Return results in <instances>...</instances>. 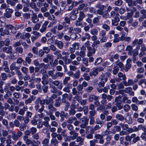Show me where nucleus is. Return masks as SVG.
Here are the masks:
<instances>
[{"instance_id": "1", "label": "nucleus", "mask_w": 146, "mask_h": 146, "mask_svg": "<svg viewBox=\"0 0 146 146\" xmlns=\"http://www.w3.org/2000/svg\"><path fill=\"white\" fill-rule=\"evenodd\" d=\"M11 133H12V139L15 141L17 140L19 138L21 137L23 135L22 132L20 131H18L16 133L15 131H12Z\"/></svg>"}, {"instance_id": "2", "label": "nucleus", "mask_w": 146, "mask_h": 146, "mask_svg": "<svg viewBox=\"0 0 146 146\" xmlns=\"http://www.w3.org/2000/svg\"><path fill=\"white\" fill-rule=\"evenodd\" d=\"M38 101V102H39L40 104L41 105V106L40 108L38 109V112L39 113H41L42 112L44 108V105L46 104L45 99L41 100L40 97H39L36 99Z\"/></svg>"}, {"instance_id": "3", "label": "nucleus", "mask_w": 146, "mask_h": 146, "mask_svg": "<svg viewBox=\"0 0 146 146\" xmlns=\"http://www.w3.org/2000/svg\"><path fill=\"white\" fill-rule=\"evenodd\" d=\"M138 81V80H137V79H135L133 80L132 79H129L127 82L126 81H123V83L124 86H132L134 84L137 83Z\"/></svg>"}, {"instance_id": "4", "label": "nucleus", "mask_w": 146, "mask_h": 146, "mask_svg": "<svg viewBox=\"0 0 146 146\" xmlns=\"http://www.w3.org/2000/svg\"><path fill=\"white\" fill-rule=\"evenodd\" d=\"M118 77L115 78L116 81L120 82L122 80L125 81L126 79L125 74L121 72H119L117 74Z\"/></svg>"}, {"instance_id": "5", "label": "nucleus", "mask_w": 146, "mask_h": 146, "mask_svg": "<svg viewBox=\"0 0 146 146\" xmlns=\"http://www.w3.org/2000/svg\"><path fill=\"white\" fill-rule=\"evenodd\" d=\"M78 13V9H74L68 15V16L71 20H74L77 17L76 14Z\"/></svg>"}, {"instance_id": "6", "label": "nucleus", "mask_w": 146, "mask_h": 146, "mask_svg": "<svg viewBox=\"0 0 146 146\" xmlns=\"http://www.w3.org/2000/svg\"><path fill=\"white\" fill-rule=\"evenodd\" d=\"M110 73L109 72L105 73L104 74L101 75L99 77V80L100 81H104L106 82L108 80V78L110 76Z\"/></svg>"}, {"instance_id": "7", "label": "nucleus", "mask_w": 146, "mask_h": 146, "mask_svg": "<svg viewBox=\"0 0 146 146\" xmlns=\"http://www.w3.org/2000/svg\"><path fill=\"white\" fill-rule=\"evenodd\" d=\"M69 32L70 33L77 34L81 32V29L80 28L70 27L68 28Z\"/></svg>"}, {"instance_id": "8", "label": "nucleus", "mask_w": 146, "mask_h": 146, "mask_svg": "<svg viewBox=\"0 0 146 146\" xmlns=\"http://www.w3.org/2000/svg\"><path fill=\"white\" fill-rule=\"evenodd\" d=\"M5 18V17H1L0 18V21L2 23V24L1 25V26L5 27L6 28V29L8 30V29L11 30L15 29L14 27L12 25H6L5 23L2 22L1 21V19H3Z\"/></svg>"}, {"instance_id": "9", "label": "nucleus", "mask_w": 146, "mask_h": 146, "mask_svg": "<svg viewBox=\"0 0 146 146\" xmlns=\"http://www.w3.org/2000/svg\"><path fill=\"white\" fill-rule=\"evenodd\" d=\"M102 68L99 67L93 69V70L90 73V76H95L98 74V72H100L102 70Z\"/></svg>"}, {"instance_id": "10", "label": "nucleus", "mask_w": 146, "mask_h": 146, "mask_svg": "<svg viewBox=\"0 0 146 146\" xmlns=\"http://www.w3.org/2000/svg\"><path fill=\"white\" fill-rule=\"evenodd\" d=\"M143 39L142 38H141L139 39H135L132 43V44L135 46L136 45H139L140 46L143 44Z\"/></svg>"}, {"instance_id": "11", "label": "nucleus", "mask_w": 146, "mask_h": 146, "mask_svg": "<svg viewBox=\"0 0 146 146\" xmlns=\"http://www.w3.org/2000/svg\"><path fill=\"white\" fill-rule=\"evenodd\" d=\"M119 58V55L117 54H114V52H111L110 55L109 59L112 62L114 61V59H117Z\"/></svg>"}, {"instance_id": "12", "label": "nucleus", "mask_w": 146, "mask_h": 146, "mask_svg": "<svg viewBox=\"0 0 146 146\" xmlns=\"http://www.w3.org/2000/svg\"><path fill=\"white\" fill-rule=\"evenodd\" d=\"M48 75L47 74L42 76L41 83L43 85H47L48 84Z\"/></svg>"}, {"instance_id": "13", "label": "nucleus", "mask_w": 146, "mask_h": 146, "mask_svg": "<svg viewBox=\"0 0 146 146\" xmlns=\"http://www.w3.org/2000/svg\"><path fill=\"white\" fill-rule=\"evenodd\" d=\"M88 52L87 53V56L90 57L93 54H95L96 51L95 48L94 47H88L87 48Z\"/></svg>"}, {"instance_id": "14", "label": "nucleus", "mask_w": 146, "mask_h": 146, "mask_svg": "<svg viewBox=\"0 0 146 146\" xmlns=\"http://www.w3.org/2000/svg\"><path fill=\"white\" fill-rule=\"evenodd\" d=\"M124 92L128 93L129 95L133 96L134 95V92L132 91V88L131 87H128L125 88Z\"/></svg>"}, {"instance_id": "15", "label": "nucleus", "mask_w": 146, "mask_h": 146, "mask_svg": "<svg viewBox=\"0 0 146 146\" xmlns=\"http://www.w3.org/2000/svg\"><path fill=\"white\" fill-rule=\"evenodd\" d=\"M8 47H4L2 48L3 52L7 54H10L12 52L13 50L12 47L11 46H8Z\"/></svg>"}, {"instance_id": "16", "label": "nucleus", "mask_w": 146, "mask_h": 146, "mask_svg": "<svg viewBox=\"0 0 146 146\" xmlns=\"http://www.w3.org/2000/svg\"><path fill=\"white\" fill-rule=\"evenodd\" d=\"M49 4L46 2L43 3L42 7L41 8V11L42 13L47 11L49 8Z\"/></svg>"}, {"instance_id": "17", "label": "nucleus", "mask_w": 146, "mask_h": 146, "mask_svg": "<svg viewBox=\"0 0 146 146\" xmlns=\"http://www.w3.org/2000/svg\"><path fill=\"white\" fill-rule=\"evenodd\" d=\"M138 85L144 88H146V79H141L139 80Z\"/></svg>"}, {"instance_id": "18", "label": "nucleus", "mask_w": 146, "mask_h": 146, "mask_svg": "<svg viewBox=\"0 0 146 146\" xmlns=\"http://www.w3.org/2000/svg\"><path fill=\"white\" fill-rule=\"evenodd\" d=\"M48 112L49 113H53L54 111H56V109L54 107L53 104H51L47 106Z\"/></svg>"}, {"instance_id": "19", "label": "nucleus", "mask_w": 146, "mask_h": 146, "mask_svg": "<svg viewBox=\"0 0 146 146\" xmlns=\"http://www.w3.org/2000/svg\"><path fill=\"white\" fill-rule=\"evenodd\" d=\"M36 97L34 95H31L30 96V97L29 98L27 99L25 101V104L26 105H27L28 104L31 103L32 102V101H34L35 100Z\"/></svg>"}, {"instance_id": "20", "label": "nucleus", "mask_w": 146, "mask_h": 146, "mask_svg": "<svg viewBox=\"0 0 146 146\" xmlns=\"http://www.w3.org/2000/svg\"><path fill=\"white\" fill-rule=\"evenodd\" d=\"M16 62H13L11 65L10 67L11 70L13 71L15 70L16 71H17L19 69L20 67L16 66Z\"/></svg>"}, {"instance_id": "21", "label": "nucleus", "mask_w": 146, "mask_h": 146, "mask_svg": "<svg viewBox=\"0 0 146 146\" xmlns=\"http://www.w3.org/2000/svg\"><path fill=\"white\" fill-rule=\"evenodd\" d=\"M100 97L99 96H96L94 95H91L88 97V101L89 102H92L94 100H98V98H99Z\"/></svg>"}, {"instance_id": "22", "label": "nucleus", "mask_w": 146, "mask_h": 146, "mask_svg": "<svg viewBox=\"0 0 146 146\" xmlns=\"http://www.w3.org/2000/svg\"><path fill=\"white\" fill-rule=\"evenodd\" d=\"M31 21L34 23H36L39 21V19L36 13H34L32 15Z\"/></svg>"}, {"instance_id": "23", "label": "nucleus", "mask_w": 146, "mask_h": 146, "mask_svg": "<svg viewBox=\"0 0 146 146\" xmlns=\"http://www.w3.org/2000/svg\"><path fill=\"white\" fill-rule=\"evenodd\" d=\"M119 21L120 19L118 17H115L112 20V25L114 26H117L118 25V22Z\"/></svg>"}, {"instance_id": "24", "label": "nucleus", "mask_w": 146, "mask_h": 146, "mask_svg": "<svg viewBox=\"0 0 146 146\" xmlns=\"http://www.w3.org/2000/svg\"><path fill=\"white\" fill-rule=\"evenodd\" d=\"M48 23V22L47 21H45L44 22L40 29V31L41 33H43L46 30V27Z\"/></svg>"}, {"instance_id": "25", "label": "nucleus", "mask_w": 146, "mask_h": 146, "mask_svg": "<svg viewBox=\"0 0 146 146\" xmlns=\"http://www.w3.org/2000/svg\"><path fill=\"white\" fill-rule=\"evenodd\" d=\"M60 115V116L61 118L60 119V120L61 121H63L64 120V112L62 111L60 113L58 111L56 112L55 113V115L56 116L58 117Z\"/></svg>"}, {"instance_id": "26", "label": "nucleus", "mask_w": 146, "mask_h": 146, "mask_svg": "<svg viewBox=\"0 0 146 146\" xmlns=\"http://www.w3.org/2000/svg\"><path fill=\"white\" fill-rule=\"evenodd\" d=\"M140 48V46L137 45L136 48L132 51L133 55L137 56L139 54V50Z\"/></svg>"}, {"instance_id": "27", "label": "nucleus", "mask_w": 146, "mask_h": 146, "mask_svg": "<svg viewBox=\"0 0 146 146\" xmlns=\"http://www.w3.org/2000/svg\"><path fill=\"white\" fill-rule=\"evenodd\" d=\"M72 137L71 136L67 137L66 138V141H69L70 140H74L75 139L78 135V134L75 133H74Z\"/></svg>"}, {"instance_id": "28", "label": "nucleus", "mask_w": 146, "mask_h": 146, "mask_svg": "<svg viewBox=\"0 0 146 146\" xmlns=\"http://www.w3.org/2000/svg\"><path fill=\"white\" fill-rule=\"evenodd\" d=\"M61 99L60 97H59L58 98L55 100L54 104V106L55 107H58L60 106L61 102Z\"/></svg>"}, {"instance_id": "29", "label": "nucleus", "mask_w": 146, "mask_h": 146, "mask_svg": "<svg viewBox=\"0 0 146 146\" xmlns=\"http://www.w3.org/2000/svg\"><path fill=\"white\" fill-rule=\"evenodd\" d=\"M115 63L116 64V66H118L121 68V70L122 71L124 69V66L122 62L117 61Z\"/></svg>"}, {"instance_id": "30", "label": "nucleus", "mask_w": 146, "mask_h": 146, "mask_svg": "<svg viewBox=\"0 0 146 146\" xmlns=\"http://www.w3.org/2000/svg\"><path fill=\"white\" fill-rule=\"evenodd\" d=\"M114 39L113 42V43H115L117 42L120 40V38L119 36V35L117 34H114Z\"/></svg>"}, {"instance_id": "31", "label": "nucleus", "mask_w": 146, "mask_h": 146, "mask_svg": "<svg viewBox=\"0 0 146 146\" xmlns=\"http://www.w3.org/2000/svg\"><path fill=\"white\" fill-rule=\"evenodd\" d=\"M27 106L26 107L24 106L23 108L20 109L19 111V114L21 115H23L27 109Z\"/></svg>"}, {"instance_id": "32", "label": "nucleus", "mask_w": 146, "mask_h": 146, "mask_svg": "<svg viewBox=\"0 0 146 146\" xmlns=\"http://www.w3.org/2000/svg\"><path fill=\"white\" fill-rule=\"evenodd\" d=\"M114 67L113 68L112 73L114 75H116L118 72L119 70V67L117 66L114 65Z\"/></svg>"}, {"instance_id": "33", "label": "nucleus", "mask_w": 146, "mask_h": 146, "mask_svg": "<svg viewBox=\"0 0 146 146\" xmlns=\"http://www.w3.org/2000/svg\"><path fill=\"white\" fill-rule=\"evenodd\" d=\"M49 142V139L47 138H45L42 141V146H49L48 144Z\"/></svg>"}, {"instance_id": "34", "label": "nucleus", "mask_w": 146, "mask_h": 146, "mask_svg": "<svg viewBox=\"0 0 146 146\" xmlns=\"http://www.w3.org/2000/svg\"><path fill=\"white\" fill-rule=\"evenodd\" d=\"M10 135H9L7 139L6 143V145L5 146H12L11 145L12 141L11 139L9 138V137L10 136Z\"/></svg>"}, {"instance_id": "35", "label": "nucleus", "mask_w": 146, "mask_h": 146, "mask_svg": "<svg viewBox=\"0 0 146 146\" xmlns=\"http://www.w3.org/2000/svg\"><path fill=\"white\" fill-rule=\"evenodd\" d=\"M123 108L125 111L127 112L130 110L131 107L129 105L126 104L123 106Z\"/></svg>"}, {"instance_id": "36", "label": "nucleus", "mask_w": 146, "mask_h": 146, "mask_svg": "<svg viewBox=\"0 0 146 146\" xmlns=\"http://www.w3.org/2000/svg\"><path fill=\"white\" fill-rule=\"evenodd\" d=\"M89 119L83 117L81 118L80 120V122L81 123H85L86 124H88Z\"/></svg>"}, {"instance_id": "37", "label": "nucleus", "mask_w": 146, "mask_h": 146, "mask_svg": "<svg viewBox=\"0 0 146 146\" xmlns=\"http://www.w3.org/2000/svg\"><path fill=\"white\" fill-rule=\"evenodd\" d=\"M100 42L99 40H97L94 42L93 43L92 46V47L97 48L99 46L98 45L100 44Z\"/></svg>"}, {"instance_id": "38", "label": "nucleus", "mask_w": 146, "mask_h": 146, "mask_svg": "<svg viewBox=\"0 0 146 146\" xmlns=\"http://www.w3.org/2000/svg\"><path fill=\"white\" fill-rule=\"evenodd\" d=\"M76 141L77 142H79L78 144L80 145H82L84 144L83 139L80 136L77 138Z\"/></svg>"}, {"instance_id": "39", "label": "nucleus", "mask_w": 146, "mask_h": 146, "mask_svg": "<svg viewBox=\"0 0 146 146\" xmlns=\"http://www.w3.org/2000/svg\"><path fill=\"white\" fill-rule=\"evenodd\" d=\"M58 142L56 139H52L50 141V144L51 146H54L58 145Z\"/></svg>"}, {"instance_id": "40", "label": "nucleus", "mask_w": 146, "mask_h": 146, "mask_svg": "<svg viewBox=\"0 0 146 146\" xmlns=\"http://www.w3.org/2000/svg\"><path fill=\"white\" fill-rule=\"evenodd\" d=\"M119 125L123 130H126L128 128V125L127 124H125L123 123H121L119 124Z\"/></svg>"}, {"instance_id": "41", "label": "nucleus", "mask_w": 146, "mask_h": 146, "mask_svg": "<svg viewBox=\"0 0 146 146\" xmlns=\"http://www.w3.org/2000/svg\"><path fill=\"white\" fill-rule=\"evenodd\" d=\"M6 94L4 95V98L5 99H7L9 97L11 96L12 95V93L10 92H5Z\"/></svg>"}, {"instance_id": "42", "label": "nucleus", "mask_w": 146, "mask_h": 146, "mask_svg": "<svg viewBox=\"0 0 146 146\" xmlns=\"http://www.w3.org/2000/svg\"><path fill=\"white\" fill-rule=\"evenodd\" d=\"M46 102V104L49 105L51 104H53V99L51 98H49L47 99H45Z\"/></svg>"}, {"instance_id": "43", "label": "nucleus", "mask_w": 146, "mask_h": 146, "mask_svg": "<svg viewBox=\"0 0 146 146\" xmlns=\"http://www.w3.org/2000/svg\"><path fill=\"white\" fill-rule=\"evenodd\" d=\"M33 62L34 64L36 66H40V65L43 66H44L45 65V64L44 63L40 64L39 63V61L37 60H34L33 61Z\"/></svg>"}, {"instance_id": "44", "label": "nucleus", "mask_w": 146, "mask_h": 146, "mask_svg": "<svg viewBox=\"0 0 146 146\" xmlns=\"http://www.w3.org/2000/svg\"><path fill=\"white\" fill-rule=\"evenodd\" d=\"M123 95H119L116 97L115 99V102H122V98Z\"/></svg>"}, {"instance_id": "45", "label": "nucleus", "mask_w": 146, "mask_h": 146, "mask_svg": "<svg viewBox=\"0 0 146 146\" xmlns=\"http://www.w3.org/2000/svg\"><path fill=\"white\" fill-rule=\"evenodd\" d=\"M119 14L118 12H115V11H112L110 13V16L112 18H114L115 17H118Z\"/></svg>"}, {"instance_id": "46", "label": "nucleus", "mask_w": 146, "mask_h": 146, "mask_svg": "<svg viewBox=\"0 0 146 146\" xmlns=\"http://www.w3.org/2000/svg\"><path fill=\"white\" fill-rule=\"evenodd\" d=\"M29 6L33 9H35L37 7L36 3L35 2H33L30 3L28 5L27 7H29Z\"/></svg>"}, {"instance_id": "47", "label": "nucleus", "mask_w": 146, "mask_h": 146, "mask_svg": "<svg viewBox=\"0 0 146 146\" xmlns=\"http://www.w3.org/2000/svg\"><path fill=\"white\" fill-rule=\"evenodd\" d=\"M0 77L1 78V79L5 81L7 78V74L4 72L2 73L1 74Z\"/></svg>"}, {"instance_id": "48", "label": "nucleus", "mask_w": 146, "mask_h": 146, "mask_svg": "<svg viewBox=\"0 0 146 146\" xmlns=\"http://www.w3.org/2000/svg\"><path fill=\"white\" fill-rule=\"evenodd\" d=\"M115 118L121 121H123L124 119V117L121 114H117L115 115Z\"/></svg>"}, {"instance_id": "49", "label": "nucleus", "mask_w": 146, "mask_h": 146, "mask_svg": "<svg viewBox=\"0 0 146 146\" xmlns=\"http://www.w3.org/2000/svg\"><path fill=\"white\" fill-rule=\"evenodd\" d=\"M1 121L3 126H5L6 128H9L8 125V121L7 119H4Z\"/></svg>"}, {"instance_id": "50", "label": "nucleus", "mask_w": 146, "mask_h": 146, "mask_svg": "<svg viewBox=\"0 0 146 146\" xmlns=\"http://www.w3.org/2000/svg\"><path fill=\"white\" fill-rule=\"evenodd\" d=\"M16 73L19 79L20 80H22L23 78V76L22 73L20 71H17Z\"/></svg>"}, {"instance_id": "51", "label": "nucleus", "mask_w": 146, "mask_h": 146, "mask_svg": "<svg viewBox=\"0 0 146 146\" xmlns=\"http://www.w3.org/2000/svg\"><path fill=\"white\" fill-rule=\"evenodd\" d=\"M9 35V31L8 30L5 29L4 30L3 32L0 33L1 36H3L5 35Z\"/></svg>"}, {"instance_id": "52", "label": "nucleus", "mask_w": 146, "mask_h": 146, "mask_svg": "<svg viewBox=\"0 0 146 146\" xmlns=\"http://www.w3.org/2000/svg\"><path fill=\"white\" fill-rule=\"evenodd\" d=\"M14 98H15L19 99L20 98L21 94L20 93L17 92H14L13 94Z\"/></svg>"}, {"instance_id": "53", "label": "nucleus", "mask_w": 146, "mask_h": 146, "mask_svg": "<svg viewBox=\"0 0 146 146\" xmlns=\"http://www.w3.org/2000/svg\"><path fill=\"white\" fill-rule=\"evenodd\" d=\"M106 31L102 29L99 32V36L101 37L106 36Z\"/></svg>"}, {"instance_id": "54", "label": "nucleus", "mask_w": 146, "mask_h": 146, "mask_svg": "<svg viewBox=\"0 0 146 146\" xmlns=\"http://www.w3.org/2000/svg\"><path fill=\"white\" fill-rule=\"evenodd\" d=\"M85 17V15L84 13L82 11H80L79 13V17L78 19L80 20H82Z\"/></svg>"}, {"instance_id": "55", "label": "nucleus", "mask_w": 146, "mask_h": 146, "mask_svg": "<svg viewBox=\"0 0 146 146\" xmlns=\"http://www.w3.org/2000/svg\"><path fill=\"white\" fill-rule=\"evenodd\" d=\"M16 51L19 54H21L23 51V49L21 47H17L15 49Z\"/></svg>"}, {"instance_id": "56", "label": "nucleus", "mask_w": 146, "mask_h": 146, "mask_svg": "<svg viewBox=\"0 0 146 146\" xmlns=\"http://www.w3.org/2000/svg\"><path fill=\"white\" fill-rule=\"evenodd\" d=\"M6 2L8 4L10 5L11 6H14L16 4V3L13 0H7Z\"/></svg>"}, {"instance_id": "57", "label": "nucleus", "mask_w": 146, "mask_h": 146, "mask_svg": "<svg viewBox=\"0 0 146 146\" xmlns=\"http://www.w3.org/2000/svg\"><path fill=\"white\" fill-rule=\"evenodd\" d=\"M27 125L25 124H21L19 127L20 131H23L26 129Z\"/></svg>"}, {"instance_id": "58", "label": "nucleus", "mask_w": 146, "mask_h": 146, "mask_svg": "<svg viewBox=\"0 0 146 146\" xmlns=\"http://www.w3.org/2000/svg\"><path fill=\"white\" fill-rule=\"evenodd\" d=\"M102 61V59L101 57L97 58L95 60L94 63V64L95 65H97L101 63Z\"/></svg>"}, {"instance_id": "59", "label": "nucleus", "mask_w": 146, "mask_h": 146, "mask_svg": "<svg viewBox=\"0 0 146 146\" xmlns=\"http://www.w3.org/2000/svg\"><path fill=\"white\" fill-rule=\"evenodd\" d=\"M116 106L117 107V108L119 110H120L121 109L123 108V106L121 104V102H116L115 104Z\"/></svg>"}, {"instance_id": "60", "label": "nucleus", "mask_w": 146, "mask_h": 146, "mask_svg": "<svg viewBox=\"0 0 146 146\" xmlns=\"http://www.w3.org/2000/svg\"><path fill=\"white\" fill-rule=\"evenodd\" d=\"M38 122L37 123V127L38 129L41 128L42 127L43 125L41 122V119H38Z\"/></svg>"}, {"instance_id": "61", "label": "nucleus", "mask_w": 146, "mask_h": 146, "mask_svg": "<svg viewBox=\"0 0 146 146\" xmlns=\"http://www.w3.org/2000/svg\"><path fill=\"white\" fill-rule=\"evenodd\" d=\"M30 130L31 131V134H35L37 131V129L36 128L32 127L30 128Z\"/></svg>"}, {"instance_id": "62", "label": "nucleus", "mask_w": 146, "mask_h": 146, "mask_svg": "<svg viewBox=\"0 0 146 146\" xmlns=\"http://www.w3.org/2000/svg\"><path fill=\"white\" fill-rule=\"evenodd\" d=\"M132 110L137 111L138 110V107L135 104H132L131 105V107Z\"/></svg>"}, {"instance_id": "63", "label": "nucleus", "mask_w": 146, "mask_h": 146, "mask_svg": "<svg viewBox=\"0 0 146 146\" xmlns=\"http://www.w3.org/2000/svg\"><path fill=\"white\" fill-rule=\"evenodd\" d=\"M111 134V131L108 129L105 130L102 133L103 136H105L106 135L107 136L108 135H109Z\"/></svg>"}, {"instance_id": "64", "label": "nucleus", "mask_w": 146, "mask_h": 146, "mask_svg": "<svg viewBox=\"0 0 146 146\" xmlns=\"http://www.w3.org/2000/svg\"><path fill=\"white\" fill-rule=\"evenodd\" d=\"M32 50L34 54H38V48L37 47L34 46L32 48Z\"/></svg>"}]
</instances>
